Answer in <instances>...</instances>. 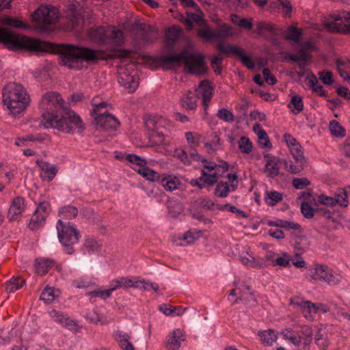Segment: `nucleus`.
Listing matches in <instances>:
<instances>
[{
  "instance_id": "39448f33",
  "label": "nucleus",
  "mask_w": 350,
  "mask_h": 350,
  "mask_svg": "<svg viewBox=\"0 0 350 350\" xmlns=\"http://www.w3.org/2000/svg\"><path fill=\"white\" fill-rule=\"evenodd\" d=\"M0 42L8 44L12 50L25 49L31 52H47L46 42L27 36H19L4 28H0Z\"/></svg>"
},
{
  "instance_id": "c9c22d12",
  "label": "nucleus",
  "mask_w": 350,
  "mask_h": 350,
  "mask_svg": "<svg viewBox=\"0 0 350 350\" xmlns=\"http://www.w3.org/2000/svg\"><path fill=\"white\" fill-rule=\"evenodd\" d=\"M288 107L293 109L292 112L294 114L299 113L304 109V103L301 97L299 95L292 96L289 103L288 104Z\"/></svg>"
},
{
  "instance_id": "aec40b11",
  "label": "nucleus",
  "mask_w": 350,
  "mask_h": 350,
  "mask_svg": "<svg viewBox=\"0 0 350 350\" xmlns=\"http://www.w3.org/2000/svg\"><path fill=\"white\" fill-rule=\"evenodd\" d=\"M37 164L44 172V176L47 178L48 181H51L56 176L58 169L53 165L44 161H37Z\"/></svg>"
},
{
  "instance_id": "680f3d73",
  "label": "nucleus",
  "mask_w": 350,
  "mask_h": 350,
  "mask_svg": "<svg viewBox=\"0 0 350 350\" xmlns=\"http://www.w3.org/2000/svg\"><path fill=\"white\" fill-rule=\"evenodd\" d=\"M242 64L248 69L252 70L255 67L254 61L249 57L244 55L243 50H242L241 55H239Z\"/></svg>"
},
{
  "instance_id": "20e7f679",
  "label": "nucleus",
  "mask_w": 350,
  "mask_h": 350,
  "mask_svg": "<svg viewBox=\"0 0 350 350\" xmlns=\"http://www.w3.org/2000/svg\"><path fill=\"white\" fill-rule=\"evenodd\" d=\"M3 107L9 114L19 116L23 113L30 103V96L22 85L17 83H9L2 90Z\"/></svg>"
},
{
  "instance_id": "bf43d9fd",
  "label": "nucleus",
  "mask_w": 350,
  "mask_h": 350,
  "mask_svg": "<svg viewBox=\"0 0 350 350\" xmlns=\"http://www.w3.org/2000/svg\"><path fill=\"white\" fill-rule=\"evenodd\" d=\"M315 343L320 347L325 349L329 345V341L327 337H323V335L321 333V330L315 334L314 337Z\"/></svg>"
},
{
  "instance_id": "f3484780",
  "label": "nucleus",
  "mask_w": 350,
  "mask_h": 350,
  "mask_svg": "<svg viewBox=\"0 0 350 350\" xmlns=\"http://www.w3.org/2000/svg\"><path fill=\"white\" fill-rule=\"evenodd\" d=\"M199 88L201 89L202 105L204 106V111L206 113L208 104L211 102L213 96V88L210 85L209 81L207 80L201 81Z\"/></svg>"
},
{
  "instance_id": "774afa93",
  "label": "nucleus",
  "mask_w": 350,
  "mask_h": 350,
  "mask_svg": "<svg viewBox=\"0 0 350 350\" xmlns=\"http://www.w3.org/2000/svg\"><path fill=\"white\" fill-rule=\"evenodd\" d=\"M176 157L185 164H190L191 160L189 158L188 153L185 150H176Z\"/></svg>"
},
{
  "instance_id": "a878e982",
  "label": "nucleus",
  "mask_w": 350,
  "mask_h": 350,
  "mask_svg": "<svg viewBox=\"0 0 350 350\" xmlns=\"http://www.w3.org/2000/svg\"><path fill=\"white\" fill-rule=\"evenodd\" d=\"M25 284V280L19 276L12 277L5 283V291L7 293H13L21 288Z\"/></svg>"
},
{
  "instance_id": "69168bd1",
  "label": "nucleus",
  "mask_w": 350,
  "mask_h": 350,
  "mask_svg": "<svg viewBox=\"0 0 350 350\" xmlns=\"http://www.w3.org/2000/svg\"><path fill=\"white\" fill-rule=\"evenodd\" d=\"M281 223L282 224V228H284L288 230H298L299 232H301V227L297 223H295L293 221H286V220H283V221Z\"/></svg>"
},
{
  "instance_id": "f8f14e48",
  "label": "nucleus",
  "mask_w": 350,
  "mask_h": 350,
  "mask_svg": "<svg viewBox=\"0 0 350 350\" xmlns=\"http://www.w3.org/2000/svg\"><path fill=\"white\" fill-rule=\"evenodd\" d=\"M309 275L313 279H322L329 285L337 284L341 279V276L336 273L334 274L332 271L325 265H317L315 268L310 269Z\"/></svg>"
},
{
  "instance_id": "c03bdc74",
  "label": "nucleus",
  "mask_w": 350,
  "mask_h": 350,
  "mask_svg": "<svg viewBox=\"0 0 350 350\" xmlns=\"http://www.w3.org/2000/svg\"><path fill=\"white\" fill-rule=\"evenodd\" d=\"M86 295L90 297V301L91 302H94L95 299H94L96 297H100L103 299L105 300L109 297L110 292L108 290L101 291L99 289L94 290L90 292H88Z\"/></svg>"
},
{
  "instance_id": "8fccbe9b",
  "label": "nucleus",
  "mask_w": 350,
  "mask_h": 350,
  "mask_svg": "<svg viewBox=\"0 0 350 350\" xmlns=\"http://www.w3.org/2000/svg\"><path fill=\"white\" fill-rule=\"evenodd\" d=\"M40 298L46 304L51 303L55 299L53 288H45L41 293Z\"/></svg>"
},
{
  "instance_id": "2f4dec72",
  "label": "nucleus",
  "mask_w": 350,
  "mask_h": 350,
  "mask_svg": "<svg viewBox=\"0 0 350 350\" xmlns=\"http://www.w3.org/2000/svg\"><path fill=\"white\" fill-rule=\"evenodd\" d=\"M256 33L259 35H262L264 33H271L274 35H278L276 27L269 23L261 21L256 25Z\"/></svg>"
},
{
  "instance_id": "09e8293b",
  "label": "nucleus",
  "mask_w": 350,
  "mask_h": 350,
  "mask_svg": "<svg viewBox=\"0 0 350 350\" xmlns=\"http://www.w3.org/2000/svg\"><path fill=\"white\" fill-rule=\"evenodd\" d=\"M126 159L129 162L133 164H136L140 167H143L147 164V161L145 159L135 154H127Z\"/></svg>"
},
{
  "instance_id": "864d4df0",
  "label": "nucleus",
  "mask_w": 350,
  "mask_h": 350,
  "mask_svg": "<svg viewBox=\"0 0 350 350\" xmlns=\"http://www.w3.org/2000/svg\"><path fill=\"white\" fill-rule=\"evenodd\" d=\"M84 247L88 253L91 254L98 251L99 245L95 240L92 239H87L84 243Z\"/></svg>"
},
{
  "instance_id": "5701e85b",
  "label": "nucleus",
  "mask_w": 350,
  "mask_h": 350,
  "mask_svg": "<svg viewBox=\"0 0 350 350\" xmlns=\"http://www.w3.org/2000/svg\"><path fill=\"white\" fill-rule=\"evenodd\" d=\"M302 35L303 32L301 29L295 26H288L284 35V38L294 43H299Z\"/></svg>"
},
{
  "instance_id": "0e129e2a",
  "label": "nucleus",
  "mask_w": 350,
  "mask_h": 350,
  "mask_svg": "<svg viewBox=\"0 0 350 350\" xmlns=\"http://www.w3.org/2000/svg\"><path fill=\"white\" fill-rule=\"evenodd\" d=\"M262 75L265 81L269 85H275L277 83L276 78L271 74L270 70L267 68H265L262 70Z\"/></svg>"
},
{
  "instance_id": "4d7b16f0",
  "label": "nucleus",
  "mask_w": 350,
  "mask_h": 350,
  "mask_svg": "<svg viewBox=\"0 0 350 350\" xmlns=\"http://www.w3.org/2000/svg\"><path fill=\"white\" fill-rule=\"evenodd\" d=\"M215 38H221L232 35L231 28L226 25H221L219 29L215 30Z\"/></svg>"
},
{
  "instance_id": "cd10ccee",
  "label": "nucleus",
  "mask_w": 350,
  "mask_h": 350,
  "mask_svg": "<svg viewBox=\"0 0 350 350\" xmlns=\"http://www.w3.org/2000/svg\"><path fill=\"white\" fill-rule=\"evenodd\" d=\"M258 336L260 338L262 343L267 346H271L278 338L277 334L272 329L258 332Z\"/></svg>"
},
{
  "instance_id": "a19ab883",
  "label": "nucleus",
  "mask_w": 350,
  "mask_h": 350,
  "mask_svg": "<svg viewBox=\"0 0 350 350\" xmlns=\"http://www.w3.org/2000/svg\"><path fill=\"white\" fill-rule=\"evenodd\" d=\"M333 198L338 202H337V204L344 207H347L348 206V196L347 192L345 189H338Z\"/></svg>"
},
{
  "instance_id": "ddd939ff",
  "label": "nucleus",
  "mask_w": 350,
  "mask_h": 350,
  "mask_svg": "<svg viewBox=\"0 0 350 350\" xmlns=\"http://www.w3.org/2000/svg\"><path fill=\"white\" fill-rule=\"evenodd\" d=\"M94 119L97 126L106 131H116L120 124L115 116L106 111L94 116Z\"/></svg>"
},
{
  "instance_id": "4c0bfd02",
  "label": "nucleus",
  "mask_w": 350,
  "mask_h": 350,
  "mask_svg": "<svg viewBox=\"0 0 350 350\" xmlns=\"http://www.w3.org/2000/svg\"><path fill=\"white\" fill-rule=\"evenodd\" d=\"M230 192V186L227 182L221 181L215 189V195L219 198H226Z\"/></svg>"
},
{
  "instance_id": "9b49d317",
  "label": "nucleus",
  "mask_w": 350,
  "mask_h": 350,
  "mask_svg": "<svg viewBox=\"0 0 350 350\" xmlns=\"http://www.w3.org/2000/svg\"><path fill=\"white\" fill-rule=\"evenodd\" d=\"M51 210L50 204L48 202L43 201L38 204L34 211L28 227L31 230H37L44 226L46 219L48 217Z\"/></svg>"
},
{
  "instance_id": "0eeeda50",
  "label": "nucleus",
  "mask_w": 350,
  "mask_h": 350,
  "mask_svg": "<svg viewBox=\"0 0 350 350\" xmlns=\"http://www.w3.org/2000/svg\"><path fill=\"white\" fill-rule=\"evenodd\" d=\"M57 235L66 254L71 255L75 252L73 245L78 243L81 234L76 226L71 222H64L59 219L57 224Z\"/></svg>"
},
{
  "instance_id": "f03ea898",
  "label": "nucleus",
  "mask_w": 350,
  "mask_h": 350,
  "mask_svg": "<svg viewBox=\"0 0 350 350\" xmlns=\"http://www.w3.org/2000/svg\"><path fill=\"white\" fill-rule=\"evenodd\" d=\"M61 64L70 69L81 70L83 62L95 64L100 59H107L105 52L89 47L64 44L59 51Z\"/></svg>"
},
{
  "instance_id": "4be33fe9",
  "label": "nucleus",
  "mask_w": 350,
  "mask_h": 350,
  "mask_svg": "<svg viewBox=\"0 0 350 350\" xmlns=\"http://www.w3.org/2000/svg\"><path fill=\"white\" fill-rule=\"evenodd\" d=\"M282 159H274L273 160H267L265 168L268 172L267 176L270 178H275L279 174L278 164L282 163Z\"/></svg>"
},
{
  "instance_id": "58836bf2",
  "label": "nucleus",
  "mask_w": 350,
  "mask_h": 350,
  "mask_svg": "<svg viewBox=\"0 0 350 350\" xmlns=\"http://www.w3.org/2000/svg\"><path fill=\"white\" fill-rule=\"evenodd\" d=\"M329 130L333 136L343 137L345 136V129L336 120L329 122Z\"/></svg>"
},
{
  "instance_id": "f704fd0d",
  "label": "nucleus",
  "mask_w": 350,
  "mask_h": 350,
  "mask_svg": "<svg viewBox=\"0 0 350 350\" xmlns=\"http://www.w3.org/2000/svg\"><path fill=\"white\" fill-rule=\"evenodd\" d=\"M282 199L283 194L276 191H267L265 196V201L269 206H275Z\"/></svg>"
},
{
  "instance_id": "b1692460",
  "label": "nucleus",
  "mask_w": 350,
  "mask_h": 350,
  "mask_svg": "<svg viewBox=\"0 0 350 350\" xmlns=\"http://www.w3.org/2000/svg\"><path fill=\"white\" fill-rule=\"evenodd\" d=\"M182 106L188 110H193L197 107V97L195 93L189 91L181 98Z\"/></svg>"
},
{
  "instance_id": "ea45409f",
  "label": "nucleus",
  "mask_w": 350,
  "mask_h": 350,
  "mask_svg": "<svg viewBox=\"0 0 350 350\" xmlns=\"http://www.w3.org/2000/svg\"><path fill=\"white\" fill-rule=\"evenodd\" d=\"M238 145L242 153L250 154L252 151V143L247 137H241L238 142Z\"/></svg>"
},
{
  "instance_id": "a18cd8bd",
  "label": "nucleus",
  "mask_w": 350,
  "mask_h": 350,
  "mask_svg": "<svg viewBox=\"0 0 350 350\" xmlns=\"http://www.w3.org/2000/svg\"><path fill=\"white\" fill-rule=\"evenodd\" d=\"M180 33V30L176 26L170 27L166 32V40L167 42L175 43Z\"/></svg>"
},
{
  "instance_id": "393cba45",
  "label": "nucleus",
  "mask_w": 350,
  "mask_h": 350,
  "mask_svg": "<svg viewBox=\"0 0 350 350\" xmlns=\"http://www.w3.org/2000/svg\"><path fill=\"white\" fill-rule=\"evenodd\" d=\"M281 334L282 335L284 339L288 340L295 346H299L301 342V336L298 332L293 330L292 329H285L281 332Z\"/></svg>"
},
{
  "instance_id": "72a5a7b5",
  "label": "nucleus",
  "mask_w": 350,
  "mask_h": 350,
  "mask_svg": "<svg viewBox=\"0 0 350 350\" xmlns=\"http://www.w3.org/2000/svg\"><path fill=\"white\" fill-rule=\"evenodd\" d=\"M53 260L50 259H37L36 260L35 267L38 274L43 275L47 273L49 269L52 267Z\"/></svg>"
},
{
  "instance_id": "7c9ffc66",
  "label": "nucleus",
  "mask_w": 350,
  "mask_h": 350,
  "mask_svg": "<svg viewBox=\"0 0 350 350\" xmlns=\"http://www.w3.org/2000/svg\"><path fill=\"white\" fill-rule=\"evenodd\" d=\"M216 46L221 54H234L238 57L239 55H241L243 50L241 47L232 44L224 45L221 43H218Z\"/></svg>"
},
{
  "instance_id": "3c124183",
  "label": "nucleus",
  "mask_w": 350,
  "mask_h": 350,
  "mask_svg": "<svg viewBox=\"0 0 350 350\" xmlns=\"http://www.w3.org/2000/svg\"><path fill=\"white\" fill-rule=\"evenodd\" d=\"M319 79L325 85H330L333 83V75L331 71H321L318 73Z\"/></svg>"
},
{
  "instance_id": "4468645a",
  "label": "nucleus",
  "mask_w": 350,
  "mask_h": 350,
  "mask_svg": "<svg viewBox=\"0 0 350 350\" xmlns=\"http://www.w3.org/2000/svg\"><path fill=\"white\" fill-rule=\"evenodd\" d=\"M133 27L141 33L142 40L144 43H152L157 38L158 31L154 26L135 23Z\"/></svg>"
},
{
  "instance_id": "e2e57ef3",
  "label": "nucleus",
  "mask_w": 350,
  "mask_h": 350,
  "mask_svg": "<svg viewBox=\"0 0 350 350\" xmlns=\"http://www.w3.org/2000/svg\"><path fill=\"white\" fill-rule=\"evenodd\" d=\"M198 34L206 40H211L213 38H215V31H212L208 29H200L198 31Z\"/></svg>"
},
{
  "instance_id": "a211bd4d",
  "label": "nucleus",
  "mask_w": 350,
  "mask_h": 350,
  "mask_svg": "<svg viewBox=\"0 0 350 350\" xmlns=\"http://www.w3.org/2000/svg\"><path fill=\"white\" fill-rule=\"evenodd\" d=\"M113 336L121 349L123 350H134L133 345L129 342L131 336L128 334L118 330L113 333Z\"/></svg>"
},
{
  "instance_id": "1a4fd4ad",
  "label": "nucleus",
  "mask_w": 350,
  "mask_h": 350,
  "mask_svg": "<svg viewBox=\"0 0 350 350\" xmlns=\"http://www.w3.org/2000/svg\"><path fill=\"white\" fill-rule=\"evenodd\" d=\"M325 26L332 32L350 34V12L342 10L333 14L325 23Z\"/></svg>"
},
{
  "instance_id": "49530a36",
  "label": "nucleus",
  "mask_w": 350,
  "mask_h": 350,
  "mask_svg": "<svg viewBox=\"0 0 350 350\" xmlns=\"http://www.w3.org/2000/svg\"><path fill=\"white\" fill-rule=\"evenodd\" d=\"M217 116L227 122H232L234 120L233 113L226 108L219 109L217 113Z\"/></svg>"
},
{
  "instance_id": "79ce46f5",
  "label": "nucleus",
  "mask_w": 350,
  "mask_h": 350,
  "mask_svg": "<svg viewBox=\"0 0 350 350\" xmlns=\"http://www.w3.org/2000/svg\"><path fill=\"white\" fill-rule=\"evenodd\" d=\"M290 151H291L294 159L295 160L296 163L304 162V163H307V159L304 156V152H303L302 148H301V146L300 145V144L295 147H291L290 148Z\"/></svg>"
},
{
  "instance_id": "2eb2a0df",
  "label": "nucleus",
  "mask_w": 350,
  "mask_h": 350,
  "mask_svg": "<svg viewBox=\"0 0 350 350\" xmlns=\"http://www.w3.org/2000/svg\"><path fill=\"white\" fill-rule=\"evenodd\" d=\"M25 208V199L22 197H16L12 200L8 209L7 218L10 221L17 220Z\"/></svg>"
},
{
  "instance_id": "de8ad7c7",
  "label": "nucleus",
  "mask_w": 350,
  "mask_h": 350,
  "mask_svg": "<svg viewBox=\"0 0 350 350\" xmlns=\"http://www.w3.org/2000/svg\"><path fill=\"white\" fill-rule=\"evenodd\" d=\"M198 207L199 206H197L193 204V205L190 208L189 211L192 217L199 221H204L205 224H211V221L209 219L205 217L201 211L198 210Z\"/></svg>"
},
{
  "instance_id": "f257e3e1",
  "label": "nucleus",
  "mask_w": 350,
  "mask_h": 350,
  "mask_svg": "<svg viewBox=\"0 0 350 350\" xmlns=\"http://www.w3.org/2000/svg\"><path fill=\"white\" fill-rule=\"evenodd\" d=\"M64 104L58 93L45 94L40 102V107L46 111L42 116V125L46 129H56L66 133H81L85 127L81 117L73 110L64 107Z\"/></svg>"
},
{
  "instance_id": "5fc2aeb1",
  "label": "nucleus",
  "mask_w": 350,
  "mask_h": 350,
  "mask_svg": "<svg viewBox=\"0 0 350 350\" xmlns=\"http://www.w3.org/2000/svg\"><path fill=\"white\" fill-rule=\"evenodd\" d=\"M194 204L199 206V208L207 210H211L215 206V203L209 198H199L195 202Z\"/></svg>"
},
{
  "instance_id": "e433bc0d",
  "label": "nucleus",
  "mask_w": 350,
  "mask_h": 350,
  "mask_svg": "<svg viewBox=\"0 0 350 350\" xmlns=\"http://www.w3.org/2000/svg\"><path fill=\"white\" fill-rule=\"evenodd\" d=\"M59 215L66 219H71L78 215V209L76 206L67 205L59 208Z\"/></svg>"
},
{
  "instance_id": "37998d69",
  "label": "nucleus",
  "mask_w": 350,
  "mask_h": 350,
  "mask_svg": "<svg viewBox=\"0 0 350 350\" xmlns=\"http://www.w3.org/2000/svg\"><path fill=\"white\" fill-rule=\"evenodd\" d=\"M301 212L306 219H312L315 216L316 208L312 207L308 202L304 201L301 204Z\"/></svg>"
},
{
  "instance_id": "473e14b6",
  "label": "nucleus",
  "mask_w": 350,
  "mask_h": 350,
  "mask_svg": "<svg viewBox=\"0 0 350 350\" xmlns=\"http://www.w3.org/2000/svg\"><path fill=\"white\" fill-rule=\"evenodd\" d=\"M162 178H165L163 181H160V184L163 185L166 191H172L177 189L178 185L180 184V181L177 177L172 176H162Z\"/></svg>"
},
{
  "instance_id": "603ef678",
  "label": "nucleus",
  "mask_w": 350,
  "mask_h": 350,
  "mask_svg": "<svg viewBox=\"0 0 350 350\" xmlns=\"http://www.w3.org/2000/svg\"><path fill=\"white\" fill-rule=\"evenodd\" d=\"M317 201L320 204L330 206H335L337 204V202H338L333 197H329L325 194H321L317 198Z\"/></svg>"
},
{
  "instance_id": "bb28decb",
  "label": "nucleus",
  "mask_w": 350,
  "mask_h": 350,
  "mask_svg": "<svg viewBox=\"0 0 350 350\" xmlns=\"http://www.w3.org/2000/svg\"><path fill=\"white\" fill-rule=\"evenodd\" d=\"M282 164L284 165L285 170L293 174H299L307 165V163L304 162L296 163V165H295L292 161H287L286 159L282 160Z\"/></svg>"
},
{
  "instance_id": "6ab92c4d",
  "label": "nucleus",
  "mask_w": 350,
  "mask_h": 350,
  "mask_svg": "<svg viewBox=\"0 0 350 350\" xmlns=\"http://www.w3.org/2000/svg\"><path fill=\"white\" fill-rule=\"evenodd\" d=\"M137 172L143 177L146 178L148 180L152 182H157L159 183L160 181H163L165 180V178H162L163 175L150 169L146 165L143 167H139L137 170Z\"/></svg>"
},
{
  "instance_id": "c85d7f7f",
  "label": "nucleus",
  "mask_w": 350,
  "mask_h": 350,
  "mask_svg": "<svg viewBox=\"0 0 350 350\" xmlns=\"http://www.w3.org/2000/svg\"><path fill=\"white\" fill-rule=\"evenodd\" d=\"M168 215L171 217H177L183 211V206L176 200H167V201Z\"/></svg>"
},
{
  "instance_id": "13d9d810",
  "label": "nucleus",
  "mask_w": 350,
  "mask_h": 350,
  "mask_svg": "<svg viewBox=\"0 0 350 350\" xmlns=\"http://www.w3.org/2000/svg\"><path fill=\"white\" fill-rule=\"evenodd\" d=\"M273 265H279L280 267H286L290 265V258L287 253L284 252L282 256L275 259Z\"/></svg>"
},
{
  "instance_id": "9d476101",
  "label": "nucleus",
  "mask_w": 350,
  "mask_h": 350,
  "mask_svg": "<svg viewBox=\"0 0 350 350\" xmlns=\"http://www.w3.org/2000/svg\"><path fill=\"white\" fill-rule=\"evenodd\" d=\"M31 16L42 31H45V25L54 24L58 19L57 11L46 5H41L34 11Z\"/></svg>"
},
{
  "instance_id": "7ed1b4c3",
  "label": "nucleus",
  "mask_w": 350,
  "mask_h": 350,
  "mask_svg": "<svg viewBox=\"0 0 350 350\" xmlns=\"http://www.w3.org/2000/svg\"><path fill=\"white\" fill-rule=\"evenodd\" d=\"M160 62L167 69H174L185 64V69L190 74L203 75L207 71L204 57L200 53H191L187 49L183 50L178 55H162Z\"/></svg>"
},
{
  "instance_id": "412c9836",
  "label": "nucleus",
  "mask_w": 350,
  "mask_h": 350,
  "mask_svg": "<svg viewBox=\"0 0 350 350\" xmlns=\"http://www.w3.org/2000/svg\"><path fill=\"white\" fill-rule=\"evenodd\" d=\"M306 81H308V85L312 91L318 94L319 96L322 97L327 96V92L319 83L317 77L314 74H312L310 77H306Z\"/></svg>"
},
{
  "instance_id": "6e6d98bb",
  "label": "nucleus",
  "mask_w": 350,
  "mask_h": 350,
  "mask_svg": "<svg viewBox=\"0 0 350 350\" xmlns=\"http://www.w3.org/2000/svg\"><path fill=\"white\" fill-rule=\"evenodd\" d=\"M310 183L306 178H294L292 181L293 186L297 189H302Z\"/></svg>"
},
{
  "instance_id": "dca6fc26",
  "label": "nucleus",
  "mask_w": 350,
  "mask_h": 350,
  "mask_svg": "<svg viewBox=\"0 0 350 350\" xmlns=\"http://www.w3.org/2000/svg\"><path fill=\"white\" fill-rule=\"evenodd\" d=\"M185 340V335L183 330L176 329L167 336L165 347L169 350H178L181 346V342Z\"/></svg>"
},
{
  "instance_id": "338daca9",
  "label": "nucleus",
  "mask_w": 350,
  "mask_h": 350,
  "mask_svg": "<svg viewBox=\"0 0 350 350\" xmlns=\"http://www.w3.org/2000/svg\"><path fill=\"white\" fill-rule=\"evenodd\" d=\"M260 143L265 147L271 149L272 148L271 144L270 143L269 137L266 131H260V135L258 137Z\"/></svg>"
},
{
  "instance_id": "423d86ee",
  "label": "nucleus",
  "mask_w": 350,
  "mask_h": 350,
  "mask_svg": "<svg viewBox=\"0 0 350 350\" xmlns=\"http://www.w3.org/2000/svg\"><path fill=\"white\" fill-rule=\"evenodd\" d=\"M88 34L92 40L99 44L119 46L124 42L123 31L115 26L94 27L89 30Z\"/></svg>"
},
{
  "instance_id": "6e6552de",
  "label": "nucleus",
  "mask_w": 350,
  "mask_h": 350,
  "mask_svg": "<svg viewBox=\"0 0 350 350\" xmlns=\"http://www.w3.org/2000/svg\"><path fill=\"white\" fill-rule=\"evenodd\" d=\"M318 50L319 48L314 42L304 41L299 44L297 54L288 53L284 55V59L296 62L299 68H304L311 59L312 56L309 52H315Z\"/></svg>"
},
{
  "instance_id": "c756f323",
  "label": "nucleus",
  "mask_w": 350,
  "mask_h": 350,
  "mask_svg": "<svg viewBox=\"0 0 350 350\" xmlns=\"http://www.w3.org/2000/svg\"><path fill=\"white\" fill-rule=\"evenodd\" d=\"M301 313L308 319H312V314L317 311L316 306L309 301H302L300 304Z\"/></svg>"
},
{
  "instance_id": "052dcab7",
  "label": "nucleus",
  "mask_w": 350,
  "mask_h": 350,
  "mask_svg": "<svg viewBox=\"0 0 350 350\" xmlns=\"http://www.w3.org/2000/svg\"><path fill=\"white\" fill-rule=\"evenodd\" d=\"M332 213L326 208L324 207H317L315 216L316 219H318L320 217H323L327 219H330L332 217Z\"/></svg>"
}]
</instances>
